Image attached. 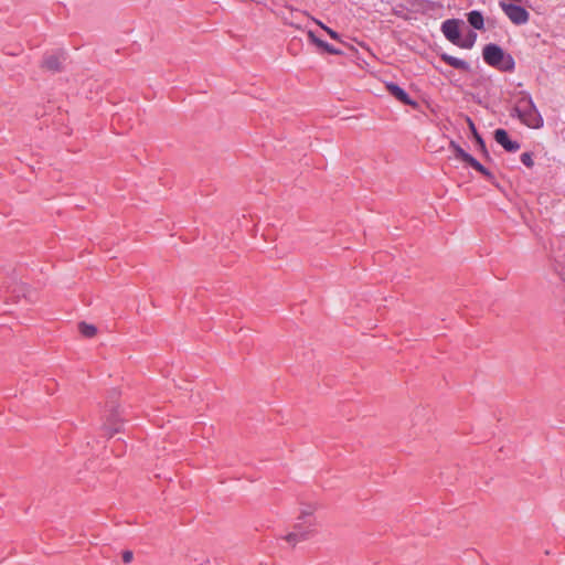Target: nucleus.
I'll list each match as a JSON object with an SVG mask.
<instances>
[{
  "label": "nucleus",
  "mask_w": 565,
  "mask_h": 565,
  "mask_svg": "<svg viewBox=\"0 0 565 565\" xmlns=\"http://www.w3.org/2000/svg\"><path fill=\"white\" fill-rule=\"evenodd\" d=\"M499 7L507 14L509 20L516 25L525 24L530 19V13L521 6L500 1Z\"/></svg>",
  "instance_id": "20e7f679"
},
{
  "label": "nucleus",
  "mask_w": 565,
  "mask_h": 565,
  "mask_svg": "<svg viewBox=\"0 0 565 565\" xmlns=\"http://www.w3.org/2000/svg\"><path fill=\"white\" fill-rule=\"evenodd\" d=\"M483 61L502 72H512L515 68V62L511 54L505 53L499 45L490 43L483 47Z\"/></svg>",
  "instance_id": "7ed1b4c3"
},
{
  "label": "nucleus",
  "mask_w": 565,
  "mask_h": 565,
  "mask_svg": "<svg viewBox=\"0 0 565 565\" xmlns=\"http://www.w3.org/2000/svg\"><path fill=\"white\" fill-rule=\"evenodd\" d=\"M494 139L509 152H514L520 149V143L518 141L511 140L504 129H497L494 131Z\"/></svg>",
  "instance_id": "0eeeda50"
},
{
  "label": "nucleus",
  "mask_w": 565,
  "mask_h": 565,
  "mask_svg": "<svg viewBox=\"0 0 565 565\" xmlns=\"http://www.w3.org/2000/svg\"><path fill=\"white\" fill-rule=\"evenodd\" d=\"M63 54H50L45 56L43 61L44 67H46L50 71H58L61 68V65L64 61Z\"/></svg>",
  "instance_id": "6e6552de"
},
{
  "label": "nucleus",
  "mask_w": 565,
  "mask_h": 565,
  "mask_svg": "<svg viewBox=\"0 0 565 565\" xmlns=\"http://www.w3.org/2000/svg\"><path fill=\"white\" fill-rule=\"evenodd\" d=\"M386 88L390 92L391 95H393L396 99H398L401 103L405 105H409L414 108L418 106L417 102L412 99L409 95L397 84L395 83H387Z\"/></svg>",
  "instance_id": "423d86ee"
},
{
  "label": "nucleus",
  "mask_w": 565,
  "mask_h": 565,
  "mask_svg": "<svg viewBox=\"0 0 565 565\" xmlns=\"http://www.w3.org/2000/svg\"><path fill=\"white\" fill-rule=\"evenodd\" d=\"M319 47H322L324 51L331 54H338L339 50L334 49L332 45L328 44L327 42H319Z\"/></svg>",
  "instance_id": "dca6fc26"
},
{
  "label": "nucleus",
  "mask_w": 565,
  "mask_h": 565,
  "mask_svg": "<svg viewBox=\"0 0 565 565\" xmlns=\"http://www.w3.org/2000/svg\"><path fill=\"white\" fill-rule=\"evenodd\" d=\"M477 34L475 32H470L463 40H459L458 46L462 49H471L476 42Z\"/></svg>",
  "instance_id": "4468645a"
},
{
  "label": "nucleus",
  "mask_w": 565,
  "mask_h": 565,
  "mask_svg": "<svg viewBox=\"0 0 565 565\" xmlns=\"http://www.w3.org/2000/svg\"><path fill=\"white\" fill-rule=\"evenodd\" d=\"M469 166L472 167L478 172H480L481 174H483L489 180L493 179V174L487 168H484L477 159H471Z\"/></svg>",
  "instance_id": "ddd939ff"
},
{
  "label": "nucleus",
  "mask_w": 565,
  "mask_h": 565,
  "mask_svg": "<svg viewBox=\"0 0 565 565\" xmlns=\"http://www.w3.org/2000/svg\"><path fill=\"white\" fill-rule=\"evenodd\" d=\"M512 116L531 129H540L544 125L543 117L527 92H520L515 97Z\"/></svg>",
  "instance_id": "f257e3e1"
},
{
  "label": "nucleus",
  "mask_w": 565,
  "mask_h": 565,
  "mask_svg": "<svg viewBox=\"0 0 565 565\" xmlns=\"http://www.w3.org/2000/svg\"><path fill=\"white\" fill-rule=\"evenodd\" d=\"M321 25V28L333 39V40H339V34L333 31L332 29L323 25L322 23H319Z\"/></svg>",
  "instance_id": "f3484780"
},
{
  "label": "nucleus",
  "mask_w": 565,
  "mask_h": 565,
  "mask_svg": "<svg viewBox=\"0 0 565 565\" xmlns=\"http://www.w3.org/2000/svg\"><path fill=\"white\" fill-rule=\"evenodd\" d=\"M477 141L482 148H484V142L480 136H477Z\"/></svg>",
  "instance_id": "aec40b11"
},
{
  "label": "nucleus",
  "mask_w": 565,
  "mask_h": 565,
  "mask_svg": "<svg viewBox=\"0 0 565 565\" xmlns=\"http://www.w3.org/2000/svg\"><path fill=\"white\" fill-rule=\"evenodd\" d=\"M313 507L306 505L301 509L298 522L294 526V531L285 536V540L292 546L307 540L313 531L315 518Z\"/></svg>",
  "instance_id": "f03ea898"
},
{
  "label": "nucleus",
  "mask_w": 565,
  "mask_h": 565,
  "mask_svg": "<svg viewBox=\"0 0 565 565\" xmlns=\"http://www.w3.org/2000/svg\"><path fill=\"white\" fill-rule=\"evenodd\" d=\"M521 162H522L524 166H526V167L531 168V167L533 166V159H532L531 153H529V152H523V153L521 154Z\"/></svg>",
  "instance_id": "2eb2a0df"
},
{
  "label": "nucleus",
  "mask_w": 565,
  "mask_h": 565,
  "mask_svg": "<svg viewBox=\"0 0 565 565\" xmlns=\"http://www.w3.org/2000/svg\"><path fill=\"white\" fill-rule=\"evenodd\" d=\"M78 330H79L81 334L85 338H93L97 333L96 327L93 324H88L86 322H81L78 324Z\"/></svg>",
  "instance_id": "f8f14e48"
},
{
  "label": "nucleus",
  "mask_w": 565,
  "mask_h": 565,
  "mask_svg": "<svg viewBox=\"0 0 565 565\" xmlns=\"http://www.w3.org/2000/svg\"><path fill=\"white\" fill-rule=\"evenodd\" d=\"M118 430H119L118 428H115L110 434L113 435L115 433H118Z\"/></svg>",
  "instance_id": "412c9836"
},
{
  "label": "nucleus",
  "mask_w": 565,
  "mask_h": 565,
  "mask_svg": "<svg viewBox=\"0 0 565 565\" xmlns=\"http://www.w3.org/2000/svg\"><path fill=\"white\" fill-rule=\"evenodd\" d=\"M468 22L477 30H482L484 26V20L479 11H471L468 13Z\"/></svg>",
  "instance_id": "9d476101"
},
{
  "label": "nucleus",
  "mask_w": 565,
  "mask_h": 565,
  "mask_svg": "<svg viewBox=\"0 0 565 565\" xmlns=\"http://www.w3.org/2000/svg\"><path fill=\"white\" fill-rule=\"evenodd\" d=\"M441 60L457 70L467 71L469 68V64L466 61L447 53L441 54Z\"/></svg>",
  "instance_id": "1a4fd4ad"
},
{
  "label": "nucleus",
  "mask_w": 565,
  "mask_h": 565,
  "mask_svg": "<svg viewBox=\"0 0 565 565\" xmlns=\"http://www.w3.org/2000/svg\"><path fill=\"white\" fill-rule=\"evenodd\" d=\"M460 21L459 20H446L441 24V31L445 38L454 44H458L460 40V31H459Z\"/></svg>",
  "instance_id": "39448f33"
},
{
  "label": "nucleus",
  "mask_w": 565,
  "mask_h": 565,
  "mask_svg": "<svg viewBox=\"0 0 565 565\" xmlns=\"http://www.w3.org/2000/svg\"><path fill=\"white\" fill-rule=\"evenodd\" d=\"M450 147L452 148V150L455 151V154H456V158L460 159L461 161L466 162V163H470L471 162V159H473V157L471 154H469L468 152H466L459 145H457L456 142L451 141L450 142Z\"/></svg>",
  "instance_id": "9b49d317"
},
{
  "label": "nucleus",
  "mask_w": 565,
  "mask_h": 565,
  "mask_svg": "<svg viewBox=\"0 0 565 565\" xmlns=\"http://www.w3.org/2000/svg\"><path fill=\"white\" fill-rule=\"evenodd\" d=\"M132 558H134V554H132V552H131V551H125V552L122 553V561H124L125 563H127V564H128V563H130V562L132 561Z\"/></svg>",
  "instance_id": "a211bd4d"
},
{
  "label": "nucleus",
  "mask_w": 565,
  "mask_h": 565,
  "mask_svg": "<svg viewBox=\"0 0 565 565\" xmlns=\"http://www.w3.org/2000/svg\"><path fill=\"white\" fill-rule=\"evenodd\" d=\"M309 38L311 39V41L319 46V42H323L322 40L318 39L313 32L309 31L308 33Z\"/></svg>",
  "instance_id": "6ab92c4d"
}]
</instances>
